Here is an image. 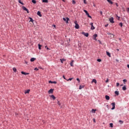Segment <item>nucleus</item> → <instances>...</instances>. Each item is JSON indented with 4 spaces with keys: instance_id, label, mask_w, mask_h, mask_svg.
Returning a JSON list of instances; mask_svg holds the SVG:
<instances>
[{
    "instance_id": "f257e3e1",
    "label": "nucleus",
    "mask_w": 129,
    "mask_h": 129,
    "mask_svg": "<svg viewBox=\"0 0 129 129\" xmlns=\"http://www.w3.org/2000/svg\"><path fill=\"white\" fill-rule=\"evenodd\" d=\"M84 12L86 13V15L90 18L92 19V17L89 15L87 10H84Z\"/></svg>"
},
{
    "instance_id": "c85d7f7f",
    "label": "nucleus",
    "mask_w": 129,
    "mask_h": 129,
    "mask_svg": "<svg viewBox=\"0 0 129 129\" xmlns=\"http://www.w3.org/2000/svg\"><path fill=\"white\" fill-rule=\"evenodd\" d=\"M13 70L14 72H17V70L16 68H13Z\"/></svg>"
},
{
    "instance_id": "5fc2aeb1",
    "label": "nucleus",
    "mask_w": 129,
    "mask_h": 129,
    "mask_svg": "<svg viewBox=\"0 0 129 129\" xmlns=\"http://www.w3.org/2000/svg\"><path fill=\"white\" fill-rule=\"evenodd\" d=\"M122 86H123V84H121L120 85V87H122Z\"/></svg>"
},
{
    "instance_id": "b1692460",
    "label": "nucleus",
    "mask_w": 129,
    "mask_h": 129,
    "mask_svg": "<svg viewBox=\"0 0 129 129\" xmlns=\"http://www.w3.org/2000/svg\"><path fill=\"white\" fill-rule=\"evenodd\" d=\"M38 49L39 50H41V47H42V45H41L40 44H38Z\"/></svg>"
},
{
    "instance_id": "4d7b16f0",
    "label": "nucleus",
    "mask_w": 129,
    "mask_h": 129,
    "mask_svg": "<svg viewBox=\"0 0 129 129\" xmlns=\"http://www.w3.org/2000/svg\"><path fill=\"white\" fill-rule=\"evenodd\" d=\"M46 49H47V50H49L48 47H47Z\"/></svg>"
},
{
    "instance_id": "bb28decb",
    "label": "nucleus",
    "mask_w": 129,
    "mask_h": 129,
    "mask_svg": "<svg viewBox=\"0 0 129 129\" xmlns=\"http://www.w3.org/2000/svg\"><path fill=\"white\" fill-rule=\"evenodd\" d=\"M119 122L120 123V124H123V120H119Z\"/></svg>"
},
{
    "instance_id": "20e7f679",
    "label": "nucleus",
    "mask_w": 129,
    "mask_h": 129,
    "mask_svg": "<svg viewBox=\"0 0 129 129\" xmlns=\"http://www.w3.org/2000/svg\"><path fill=\"white\" fill-rule=\"evenodd\" d=\"M111 105H112V107L111 108V110H114L115 108V102H113L111 104Z\"/></svg>"
},
{
    "instance_id": "774afa93",
    "label": "nucleus",
    "mask_w": 129,
    "mask_h": 129,
    "mask_svg": "<svg viewBox=\"0 0 129 129\" xmlns=\"http://www.w3.org/2000/svg\"><path fill=\"white\" fill-rule=\"evenodd\" d=\"M71 66H73V65H71Z\"/></svg>"
},
{
    "instance_id": "c03bdc74",
    "label": "nucleus",
    "mask_w": 129,
    "mask_h": 129,
    "mask_svg": "<svg viewBox=\"0 0 129 129\" xmlns=\"http://www.w3.org/2000/svg\"><path fill=\"white\" fill-rule=\"evenodd\" d=\"M83 2H84V3L85 4H87V2H86V0H83Z\"/></svg>"
},
{
    "instance_id": "6e6552de",
    "label": "nucleus",
    "mask_w": 129,
    "mask_h": 129,
    "mask_svg": "<svg viewBox=\"0 0 129 129\" xmlns=\"http://www.w3.org/2000/svg\"><path fill=\"white\" fill-rule=\"evenodd\" d=\"M53 91H54L53 89H50L48 91V94H53Z\"/></svg>"
},
{
    "instance_id": "2f4dec72",
    "label": "nucleus",
    "mask_w": 129,
    "mask_h": 129,
    "mask_svg": "<svg viewBox=\"0 0 129 129\" xmlns=\"http://www.w3.org/2000/svg\"><path fill=\"white\" fill-rule=\"evenodd\" d=\"M76 80H77V81L79 83H80L81 81L79 78H77Z\"/></svg>"
},
{
    "instance_id": "f3484780",
    "label": "nucleus",
    "mask_w": 129,
    "mask_h": 129,
    "mask_svg": "<svg viewBox=\"0 0 129 129\" xmlns=\"http://www.w3.org/2000/svg\"><path fill=\"white\" fill-rule=\"evenodd\" d=\"M105 99L106 100H110V97L108 95L105 96Z\"/></svg>"
},
{
    "instance_id": "a878e982",
    "label": "nucleus",
    "mask_w": 129,
    "mask_h": 129,
    "mask_svg": "<svg viewBox=\"0 0 129 129\" xmlns=\"http://www.w3.org/2000/svg\"><path fill=\"white\" fill-rule=\"evenodd\" d=\"M115 94H116L117 96H118L119 95V92L117 91H115Z\"/></svg>"
},
{
    "instance_id": "052dcab7",
    "label": "nucleus",
    "mask_w": 129,
    "mask_h": 129,
    "mask_svg": "<svg viewBox=\"0 0 129 129\" xmlns=\"http://www.w3.org/2000/svg\"><path fill=\"white\" fill-rule=\"evenodd\" d=\"M43 123H45V121H42Z\"/></svg>"
},
{
    "instance_id": "0eeeda50",
    "label": "nucleus",
    "mask_w": 129,
    "mask_h": 129,
    "mask_svg": "<svg viewBox=\"0 0 129 129\" xmlns=\"http://www.w3.org/2000/svg\"><path fill=\"white\" fill-rule=\"evenodd\" d=\"M48 83H49V84H57V82H56V81H48Z\"/></svg>"
},
{
    "instance_id": "a18cd8bd",
    "label": "nucleus",
    "mask_w": 129,
    "mask_h": 129,
    "mask_svg": "<svg viewBox=\"0 0 129 129\" xmlns=\"http://www.w3.org/2000/svg\"><path fill=\"white\" fill-rule=\"evenodd\" d=\"M34 70H36V71H38L39 69H37V68L34 69Z\"/></svg>"
},
{
    "instance_id": "338daca9",
    "label": "nucleus",
    "mask_w": 129,
    "mask_h": 129,
    "mask_svg": "<svg viewBox=\"0 0 129 129\" xmlns=\"http://www.w3.org/2000/svg\"><path fill=\"white\" fill-rule=\"evenodd\" d=\"M124 84H125V82H124Z\"/></svg>"
},
{
    "instance_id": "a19ab883",
    "label": "nucleus",
    "mask_w": 129,
    "mask_h": 129,
    "mask_svg": "<svg viewBox=\"0 0 129 129\" xmlns=\"http://www.w3.org/2000/svg\"><path fill=\"white\" fill-rule=\"evenodd\" d=\"M119 26H120L122 27L123 26V23H119Z\"/></svg>"
},
{
    "instance_id": "bf43d9fd",
    "label": "nucleus",
    "mask_w": 129,
    "mask_h": 129,
    "mask_svg": "<svg viewBox=\"0 0 129 129\" xmlns=\"http://www.w3.org/2000/svg\"><path fill=\"white\" fill-rule=\"evenodd\" d=\"M63 2H66L65 0H62Z\"/></svg>"
},
{
    "instance_id": "f03ea898",
    "label": "nucleus",
    "mask_w": 129,
    "mask_h": 129,
    "mask_svg": "<svg viewBox=\"0 0 129 129\" xmlns=\"http://www.w3.org/2000/svg\"><path fill=\"white\" fill-rule=\"evenodd\" d=\"M75 28H76V29H79L80 26H79V24H78L77 21H76L75 22Z\"/></svg>"
},
{
    "instance_id": "9d476101",
    "label": "nucleus",
    "mask_w": 129,
    "mask_h": 129,
    "mask_svg": "<svg viewBox=\"0 0 129 129\" xmlns=\"http://www.w3.org/2000/svg\"><path fill=\"white\" fill-rule=\"evenodd\" d=\"M22 9H23L24 10L26 11L27 12V13H29V12L28 9H27L26 8H25V7H22Z\"/></svg>"
},
{
    "instance_id": "412c9836",
    "label": "nucleus",
    "mask_w": 129,
    "mask_h": 129,
    "mask_svg": "<svg viewBox=\"0 0 129 129\" xmlns=\"http://www.w3.org/2000/svg\"><path fill=\"white\" fill-rule=\"evenodd\" d=\"M107 1L110 4L112 5L113 3L112 2L111 0H107Z\"/></svg>"
},
{
    "instance_id": "7ed1b4c3",
    "label": "nucleus",
    "mask_w": 129,
    "mask_h": 129,
    "mask_svg": "<svg viewBox=\"0 0 129 129\" xmlns=\"http://www.w3.org/2000/svg\"><path fill=\"white\" fill-rule=\"evenodd\" d=\"M62 19L64 21H66L67 24L69 23V21L70 20V19L69 18H63Z\"/></svg>"
},
{
    "instance_id": "680f3d73",
    "label": "nucleus",
    "mask_w": 129,
    "mask_h": 129,
    "mask_svg": "<svg viewBox=\"0 0 129 129\" xmlns=\"http://www.w3.org/2000/svg\"><path fill=\"white\" fill-rule=\"evenodd\" d=\"M116 6L118 7V4H116Z\"/></svg>"
},
{
    "instance_id": "603ef678",
    "label": "nucleus",
    "mask_w": 129,
    "mask_h": 129,
    "mask_svg": "<svg viewBox=\"0 0 129 129\" xmlns=\"http://www.w3.org/2000/svg\"><path fill=\"white\" fill-rule=\"evenodd\" d=\"M127 11L128 12H129V8H128L127 9Z\"/></svg>"
},
{
    "instance_id": "c756f323",
    "label": "nucleus",
    "mask_w": 129,
    "mask_h": 129,
    "mask_svg": "<svg viewBox=\"0 0 129 129\" xmlns=\"http://www.w3.org/2000/svg\"><path fill=\"white\" fill-rule=\"evenodd\" d=\"M42 2L47 3H48V0H42Z\"/></svg>"
},
{
    "instance_id": "4468645a",
    "label": "nucleus",
    "mask_w": 129,
    "mask_h": 129,
    "mask_svg": "<svg viewBox=\"0 0 129 129\" xmlns=\"http://www.w3.org/2000/svg\"><path fill=\"white\" fill-rule=\"evenodd\" d=\"M96 111H97V109H92L91 111V112L95 113Z\"/></svg>"
},
{
    "instance_id": "f704fd0d",
    "label": "nucleus",
    "mask_w": 129,
    "mask_h": 129,
    "mask_svg": "<svg viewBox=\"0 0 129 129\" xmlns=\"http://www.w3.org/2000/svg\"><path fill=\"white\" fill-rule=\"evenodd\" d=\"M72 4H76V1H75V0H73V1H72Z\"/></svg>"
},
{
    "instance_id": "1a4fd4ad",
    "label": "nucleus",
    "mask_w": 129,
    "mask_h": 129,
    "mask_svg": "<svg viewBox=\"0 0 129 129\" xmlns=\"http://www.w3.org/2000/svg\"><path fill=\"white\" fill-rule=\"evenodd\" d=\"M30 92V89H28L27 90H25L24 91V94H29V92Z\"/></svg>"
},
{
    "instance_id": "5701e85b",
    "label": "nucleus",
    "mask_w": 129,
    "mask_h": 129,
    "mask_svg": "<svg viewBox=\"0 0 129 129\" xmlns=\"http://www.w3.org/2000/svg\"><path fill=\"white\" fill-rule=\"evenodd\" d=\"M84 88V86L80 85V87H79V90H82Z\"/></svg>"
},
{
    "instance_id": "37998d69",
    "label": "nucleus",
    "mask_w": 129,
    "mask_h": 129,
    "mask_svg": "<svg viewBox=\"0 0 129 129\" xmlns=\"http://www.w3.org/2000/svg\"><path fill=\"white\" fill-rule=\"evenodd\" d=\"M109 82V79H107V80L105 81L106 83H108Z\"/></svg>"
},
{
    "instance_id": "c9c22d12",
    "label": "nucleus",
    "mask_w": 129,
    "mask_h": 129,
    "mask_svg": "<svg viewBox=\"0 0 129 129\" xmlns=\"http://www.w3.org/2000/svg\"><path fill=\"white\" fill-rule=\"evenodd\" d=\"M116 17H117V20H120V17H119V16H118V15H116Z\"/></svg>"
},
{
    "instance_id": "6e6d98bb",
    "label": "nucleus",
    "mask_w": 129,
    "mask_h": 129,
    "mask_svg": "<svg viewBox=\"0 0 129 129\" xmlns=\"http://www.w3.org/2000/svg\"><path fill=\"white\" fill-rule=\"evenodd\" d=\"M111 35H112L113 37H114V35H113V34H111Z\"/></svg>"
},
{
    "instance_id": "4be33fe9",
    "label": "nucleus",
    "mask_w": 129,
    "mask_h": 129,
    "mask_svg": "<svg viewBox=\"0 0 129 129\" xmlns=\"http://www.w3.org/2000/svg\"><path fill=\"white\" fill-rule=\"evenodd\" d=\"M106 54L109 57H111V53L108 51H106Z\"/></svg>"
},
{
    "instance_id": "dca6fc26",
    "label": "nucleus",
    "mask_w": 129,
    "mask_h": 129,
    "mask_svg": "<svg viewBox=\"0 0 129 129\" xmlns=\"http://www.w3.org/2000/svg\"><path fill=\"white\" fill-rule=\"evenodd\" d=\"M92 83H95V84H97V80L96 79H93L92 81Z\"/></svg>"
},
{
    "instance_id": "cd10ccee",
    "label": "nucleus",
    "mask_w": 129,
    "mask_h": 129,
    "mask_svg": "<svg viewBox=\"0 0 129 129\" xmlns=\"http://www.w3.org/2000/svg\"><path fill=\"white\" fill-rule=\"evenodd\" d=\"M109 125H110V127H111V128H113V123H110L109 124Z\"/></svg>"
},
{
    "instance_id": "864d4df0",
    "label": "nucleus",
    "mask_w": 129,
    "mask_h": 129,
    "mask_svg": "<svg viewBox=\"0 0 129 129\" xmlns=\"http://www.w3.org/2000/svg\"><path fill=\"white\" fill-rule=\"evenodd\" d=\"M52 26H53L54 28H56V25H52Z\"/></svg>"
},
{
    "instance_id": "58836bf2",
    "label": "nucleus",
    "mask_w": 129,
    "mask_h": 129,
    "mask_svg": "<svg viewBox=\"0 0 129 129\" xmlns=\"http://www.w3.org/2000/svg\"><path fill=\"white\" fill-rule=\"evenodd\" d=\"M18 2H19L20 4H22V5H24V4L21 2V0H19V1H18Z\"/></svg>"
},
{
    "instance_id": "8fccbe9b",
    "label": "nucleus",
    "mask_w": 129,
    "mask_h": 129,
    "mask_svg": "<svg viewBox=\"0 0 129 129\" xmlns=\"http://www.w3.org/2000/svg\"><path fill=\"white\" fill-rule=\"evenodd\" d=\"M126 79H124V80H123V82H126Z\"/></svg>"
},
{
    "instance_id": "6ab92c4d",
    "label": "nucleus",
    "mask_w": 129,
    "mask_h": 129,
    "mask_svg": "<svg viewBox=\"0 0 129 129\" xmlns=\"http://www.w3.org/2000/svg\"><path fill=\"white\" fill-rule=\"evenodd\" d=\"M36 60V58H34V57H32L30 59V61L31 62H34V60Z\"/></svg>"
},
{
    "instance_id": "e433bc0d",
    "label": "nucleus",
    "mask_w": 129,
    "mask_h": 129,
    "mask_svg": "<svg viewBox=\"0 0 129 129\" xmlns=\"http://www.w3.org/2000/svg\"><path fill=\"white\" fill-rule=\"evenodd\" d=\"M74 60H72V61L70 63V65H73Z\"/></svg>"
},
{
    "instance_id": "49530a36",
    "label": "nucleus",
    "mask_w": 129,
    "mask_h": 129,
    "mask_svg": "<svg viewBox=\"0 0 129 129\" xmlns=\"http://www.w3.org/2000/svg\"><path fill=\"white\" fill-rule=\"evenodd\" d=\"M93 121L94 123L96 122L95 118H93Z\"/></svg>"
},
{
    "instance_id": "09e8293b",
    "label": "nucleus",
    "mask_w": 129,
    "mask_h": 129,
    "mask_svg": "<svg viewBox=\"0 0 129 129\" xmlns=\"http://www.w3.org/2000/svg\"><path fill=\"white\" fill-rule=\"evenodd\" d=\"M100 14L102 15H103V12L102 11H100Z\"/></svg>"
},
{
    "instance_id": "de8ad7c7",
    "label": "nucleus",
    "mask_w": 129,
    "mask_h": 129,
    "mask_svg": "<svg viewBox=\"0 0 129 129\" xmlns=\"http://www.w3.org/2000/svg\"><path fill=\"white\" fill-rule=\"evenodd\" d=\"M62 78H63V79L67 80L64 75L62 76Z\"/></svg>"
},
{
    "instance_id": "393cba45",
    "label": "nucleus",
    "mask_w": 129,
    "mask_h": 129,
    "mask_svg": "<svg viewBox=\"0 0 129 129\" xmlns=\"http://www.w3.org/2000/svg\"><path fill=\"white\" fill-rule=\"evenodd\" d=\"M122 90L123 91H125L126 90V87L125 86H124L123 87H122Z\"/></svg>"
},
{
    "instance_id": "ddd939ff",
    "label": "nucleus",
    "mask_w": 129,
    "mask_h": 129,
    "mask_svg": "<svg viewBox=\"0 0 129 129\" xmlns=\"http://www.w3.org/2000/svg\"><path fill=\"white\" fill-rule=\"evenodd\" d=\"M97 34H95L93 35V39L95 40H97V39H96V37H97Z\"/></svg>"
},
{
    "instance_id": "9b49d317",
    "label": "nucleus",
    "mask_w": 129,
    "mask_h": 129,
    "mask_svg": "<svg viewBox=\"0 0 129 129\" xmlns=\"http://www.w3.org/2000/svg\"><path fill=\"white\" fill-rule=\"evenodd\" d=\"M82 34H83L84 36H85L86 37L89 36V33H85V32H82Z\"/></svg>"
},
{
    "instance_id": "2eb2a0df",
    "label": "nucleus",
    "mask_w": 129,
    "mask_h": 129,
    "mask_svg": "<svg viewBox=\"0 0 129 129\" xmlns=\"http://www.w3.org/2000/svg\"><path fill=\"white\" fill-rule=\"evenodd\" d=\"M60 61L61 63H63V62H65V61H66V59L64 58L60 59Z\"/></svg>"
},
{
    "instance_id": "13d9d810",
    "label": "nucleus",
    "mask_w": 129,
    "mask_h": 129,
    "mask_svg": "<svg viewBox=\"0 0 129 129\" xmlns=\"http://www.w3.org/2000/svg\"><path fill=\"white\" fill-rule=\"evenodd\" d=\"M108 26V25L107 24V25H105V26L106 27H107Z\"/></svg>"
},
{
    "instance_id": "39448f33",
    "label": "nucleus",
    "mask_w": 129,
    "mask_h": 129,
    "mask_svg": "<svg viewBox=\"0 0 129 129\" xmlns=\"http://www.w3.org/2000/svg\"><path fill=\"white\" fill-rule=\"evenodd\" d=\"M109 21H110V22L111 23H114V18H113V17L110 18L109 19Z\"/></svg>"
},
{
    "instance_id": "79ce46f5",
    "label": "nucleus",
    "mask_w": 129,
    "mask_h": 129,
    "mask_svg": "<svg viewBox=\"0 0 129 129\" xmlns=\"http://www.w3.org/2000/svg\"><path fill=\"white\" fill-rule=\"evenodd\" d=\"M97 61H98V62H101L102 60L101 59H98Z\"/></svg>"
},
{
    "instance_id": "4c0bfd02",
    "label": "nucleus",
    "mask_w": 129,
    "mask_h": 129,
    "mask_svg": "<svg viewBox=\"0 0 129 129\" xmlns=\"http://www.w3.org/2000/svg\"><path fill=\"white\" fill-rule=\"evenodd\" d=\"M57 105H59V106H60V105H61V103H60L59 101H57Z\"/></svg>"
},
{
    "instance_id": "a211bd4d",
    "label": "nucleus",
    "mask_w": 129,
    "mask_h": 129,
    "mask_svg": "<svg viewBox=\"0 0 129 129\" xmlns=\"http://www.w3.org/2000/svg\"><path fill=\"white\" fill-rule=\"evenodd\" d=\"M37 15H38L39 17H42V15L40 12L38 11L37 13Z\"/></svg>"
},
{
    "instance_id": "423d86ee",
    "label": "nucleus",
    "mask_w": 129,
    "mask_h": 129,
    "mask_svg": "<svg viewBox=\"0 0 129 129\" xmlns=\"http://www.w3.org/2000/svg\"><path fill=\"white\" fill-rule=\"evenodd\" d=\"M90 25L91 26V29L92 30H94L95 29V27L93 26V23H91Z\"/></svg>"
},
{
    "instance_id": "0e129e2a",
    "label": "nucleus",
    "mask_w": 129,
    "mask_h": 129,
    "mask_svg": "<svg viewBox=\"0 0 129 129\" xmlns=\"http://www.w3.org/2000/svg\"><path fill=\"white\" fill-rule=\"evenodd\" d=\"M108 35H110V34H111V33H108Z\"/></svg>"
},
{
    "instance_id": "e2e57ef3",
    "label": "nucleus",
    "mask_w": 129,
    "mask_h": 129,
    "mask_svg": "<svg viewBox=\"0 0 129 129\" xmlns=\"http://www.w3.org/2000/svg\"><path fill=\"white\" fill-rule=\"evenodd\" d=\"M117 51H119V49H117Z\"/></svg>"
},
{
    "instance_id": "7c9ffc66",
    "label": "nucleus",
    "mask_w": 129,
    "mask_h": 129,
    "mask_svg": "<svg viewBox=\"0 0 129 129\" xmlns=\"http://www.w3.org/2000/svg\"><path fill=\"white\" fill-rule=\"evenodd\" d=\"M73 78H70L68 80H67V81H72V80H73Z\"/></svg>"
},
{
    "instance_id": "72a5a7b5",
    "label": "nucleus",
    "mask_w": 129,
    "mask_h": 129,
    "mask_svg": "<svg viewBox=\"0 0 129 129\" xmlns=\"http://www.w3.org/2000/svg\"><path fill=\"white\" fill-rule=\"evenodd\" d=\"M29 19H30V20L29 21V22H33V20L32 18H29Z\"/></svg>"
},
{
    "instance_id": "f8f14e48",
    "label": "nucleus",
    "mask_w": 129,
    "mask_h": 129,
    "mask_svg": "<svg viewBox=\"0 0 129 129\" xmlns=\"http://www.w3.org/2000/svg\"><path fill=\"white\" fill-rule=\"evenodd\" d=\"M21 74H23V75H29V73L21 72Z\"/></svg>"
},
{
    "instance_id": "473e14b6",
    "label": "nucleus",
    "mask_w": 129,
    "mask_h": 129,
    "mask_svg": "<svg viewBox=\"0 0 129 129\" xmlns=\"http://www.w3.org/2000/svg\"><path fill=\"white\" fill-rule=\"evenodd\" d=\"M32 3H34V4H36L37 2L36 1H35V0H32Z\"/></svg>"
},
{
    "instance_id": "69168bd1",
    "label": "nucleus",
    "mask_w": 129,
    "mask_h": 129,
    "mask_svg": "<svg viewBox=\"0 0 129 129\" xmlns=\"http://www.w3.org/2000/svg\"><path fill=\"white\" fill-rule=\"evenodd\" d=\"M47 46H45V48H47Z\"/></svg>"
},
{
    "instance_id": "ea45409f",
    "label": "nucleus",
    "mask_w": 129,
    "mask_h": 129,
    "mask_svg": "<svg viewBox=\"0 0 129 129\" xmlns=\"http://www.w3.org/2000/svg\"><path fill=\"white\" fill-rule=\"evenodd\" d=\"M119 85H120V84L119 83H116V87H118L119 86Z\"/></svg>"
},
{
    "instance_id": "aec40b11",
    "label": "nucleus",
    "mask_w": 129,
    "mask_h": 129,
    "mask_svg": "<svg viewBox=\"0 0 129 129\" xmlns=\"http://www.w3.org/2000/svg\"><path fill=\"white\" fill-rule=\"evenodd\" d=\"M51 98L53 100H55V99H56L55 97L53 95H52L51 96Z\"/></svg>"
},
{
    "instance_id": "3c124183",
    "label": "nucleus",
    "mask_w": 129,
    "mask_h": 129,
    "mask_svg": "<svg viewBox=\"0 0 129 129\" xmlns=\"http://www.w3.org/2000/svg\"><path fill=\"white\" fill-rule=\"evenodd\" d=\"M106 107H107L108 109H109V106L108 105H106Z\"/></svg>"
}]
</instances>
